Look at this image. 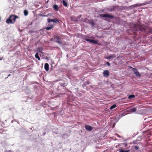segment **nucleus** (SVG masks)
Instances as JSON below:
<instances>
[{
  "mask_svg": "<svg viewBox=\"0 0 152 152\" xmlns=\"http://www.w3.org/2000/svg\"><path fill=\"white\" fill-rule=\"evenodd\" d=\"M18 18L17 16L13 15H11L6 20V23L8 24L14 23L15 22L16 18Z\"/></svg>",
  "mask_w": 152,
  "mask_h": 152,
  "instance_id": "1",
  "label": "nucleus"
},
{
  "mask_svg": "<svg viewBox=\"0 0 152 152\" xmlns=\"http://www.w3.org/2000/svg\"><path fill=\"white\" fill-rule=\"evenodd\" d=\"M133 70L134 72V73L136 75L139 77H141V75L140 74L139 72L137 71V69L136 68H133Z\"/></svg>",
  "mask_w": 152,
  "mask_h": 152,
  "instance_id": "2",
  "label": "nucleus"
},
{
  "mask_svg": "<svg viewBox=\"0 0 152 152\" xmlns=\"http://www.w3.org/2000/svg\"><path fill=\"white\" fill-rule=\"evenodd\" d=\"M147 3H143L142 4H134L132 6H131V7H140L142 5H146V4H147Z\"/></svg>",
  "mask_w": 152,
  "mask_h": 152,
  "instance_id": "3",
  "label": "nucleus"
},
{
  "mask_svg": "<svg viewBox=\"0 0 152 152\" xmlns=\"http://www.w3.org/2000/svg\"><path fill=\"white\" fill-rule=\"evenodd\" d=\"M103 76L106 77H108L109 76V72L108 70H105L103 72Z\"/></svg>",
  "mask_w": 152,
  "mask_h": 152,
  "instance_id": "4",
  "label": "nucleus"
},
{
  "mask_svg": "<svg viewBox=\"0 0 152 152\" xmlns=\"http://www.w3.org/2000/svg\"><path fill=\"white\" fill-rule=\"evenodd\" d=\"M100 16L103 17L109 18H113V16L109 14H102Z\"/></svg>",
  "mask_w": 152,
  "mask_h": 152,
  "instance_id": "5",
  "label": "nucleus"
},
{
  "mask_svg": "<svg viewBox=\"0 0 152 152\" xmlns=\"http://www.w3.org/2000/svg\"><path fill=\"white\" fill-rule=\"evenodd\" d=\"M85 128L86 130L89 131H91L93 129L92 127L88 125H85Z\"/></svg>",
  "mask_w": 152,
  "mask_h": 152,
  "instance_id": "6",
  "label": "nucleus"
},
{
  "mask_svg": "<svg viewBox=\"0 0 152 152\" xmlns=\"http://www.w3.org/2000/svg\"><path fill=\"white\" fill-rule=\"evenodd\" d=\"M116 57V56L114 54H112L111 55H110L109 56H107L106 58L107 59H113L114 58H115Z\"/></svg>",
  "mask_w": 152,
  "mask_h": 152,
  "instance_id": "7",
  "label": "nucleus"
},
{
  "mask_svg": "<svg viewBox=\"0 0 152 152\" xmlns=\"http://www.w3.org/2000/svg\"><path fill=\"white\" fill-rule=\"evenodd\" d=\"M85 40L90 43H95V40H94L88 38H86L85 39Z\"/></svg>",
  "mask_w": 152,
  "mask_h": 152,
  "instance_id": "8",
  "label": "nucleus"
},
{
  "mask_svg": "<svg viewBox=\"0 0 152 152\" xmlns=\"http://www.w3.org/2000/svg\"><path fill=\"white\" fill-rule=\"evenodd\" d=\"M49 65L48 63H46L45 64L44 68L47 71L49 70Z\"/></svg>",
  "mask_w": 152,
  "mask_h": 152,
  "instance_id": "9",
  "label": "nucleus"
},
{
  "mask_svg": "<svg viewBox=\"0 0 152 152\" xmlns=\"http://www.w3.org/2000/svg\"><path fill=\"white\" fill-rule=\"evenodd\" d=\"M53 8L54 10H55V11H57L58 10V6L56 4H54L53 6Z\"/></svg>",
  "mask_w": 152,
  "mask_h": 152,
  "instance_id": "10",
  "label": "nucleus"
},
{
  "mask_svg": "<svg viewBox=\"0 0 152 152\" xmlns=\"http://www.w3.org/2000/svg\"><path fill=\"white\" fill-rule=\"evenodd\" d=\"M35 56V57L36 58H37L39 60H40V58L39 57V54L38 53H36Z\"/></svg>",
  "mask_w": 152,
  "mask_h": 152,
  "instance_id": "11",
  "label": "nucleus"
},
{
  "mask_svg": "<svg viewBox=\"0 0 152 152\" xmlns=\"http://www.w3.org/2000/svg\"><path fill=\"white\" fill-rule=\"evenodd\" d=\"M63 4L65 7H66L67 6V3L64 0L62 1Z\"/></svg>",
  "mask_w": 152,
  "mask_h": 152,
  "instance_id": "12",
  "label": "nucleus"
},
{
  "mask_svg": "<svg viewBox=\"0 0 152 152\" xmlns=\"http://www.w3.org/2000/svg\"><path fill=\"white\" fill-rule=\"evenodd\" d=\"M135 97V96L134 95H129L128 98L129 99H133Z\"/></svg>",
  "mask_w": 152,
  "mask_h": 152,
  "instance_id": "13",
  "label": "nucleus"
},
{
  "mask_svg": "<svg viewBox=\"0 0 152 152\" xmlns=\"http://www.w3.org/2000/svg\"><path fill=\"white\" fill-rule=\"evenodd\" d=\"M54 39H56V40H58L61 39V37L58 36H55Z\"/></svg>",
  "mask_w": 152,
  "mask_h": 152,
  "instance_id": "14",
  "label": "nucleus"
},
{
  "mask_svg": "<svg viewBox=\"0 0 152 152\" xmlns=\"http://www.w3.org/2000/svg\"><path fill=\"white\" fill-rule=\"evenodd\" d=\"M53 27V26L52 25L50 27H47L46 28V29L47 30H48L51 29Z\"/></svg>",
  "mask_w": 152,
  "mask_h": 152,
  "instance_id": "15",
  "label": "nucleus"
},
{
  "mask_svg": "<svg viewBox=\"0 0 152 152\" xmlns=\"http://www.w3.org/2000/svg\"><path fill=\"white\" fill-rule=\"evenodd\" d=\"M42 48L41 47H38V48L37 49V51L40 53H41V51H42Z\"/></svg>",
  "mask_w": 152,
  "mask_h": 152,
  "instance_id": "16",
  "label": "nucleus"
},
{
  "mask_svg": "<svg viewBox=\"0 0 152 152\" xmlns=\"http://www.w3.org/2000/svg\"><path fill=\"white\" fill-rule=\"evenodd\" d=\"M129 150H128L126 151L124 150L123 149H121L119 151V152H129Z\"/></svg>",
  "mask_w": 152,
  "mask_h": 152,
  "instance_id": "17",
  "label": "nucleus"
},
{
  "mask_svg": "<svg viewBox=\"0 0 152 152\" xmlns=\"http://www.w3.org/2000/svg\"><path fill=\"white\" fill-rule=\"evenodd\" d=\"M116 105L115 104H114L112 106L110 107V109L111 110L115 108V107H116Z\"/></svg>",
  "mask_w": 152,
  "mask_h": 152,
  "instance_id": "18",
  "label": "nucleus"
},
{
  "mask_svg": "<svg viewBox=\"0 0 152 152\" xmlns=\"http://www.w3.org/2000/svg\"><path fill=\"white\" fill-rule=\"evenodd\" d=\"M24 14L25 16H27L28 14V12L26 10H24Z\"/></svg>",
  "mask_w": 152,
  "mask_h": 152,
  "instance_id": "19",
  "label": "nucleus"
},
{
  "mask_svg": "<svg viewBox=\"0 0 152 152\" xmlns=\"http://www.w3.org/2000/svg\"><path fill=\"white\" fill-rule=\"evenodd\" d=\"M131 111L132 112H135L137 110V108L136 107L132 108L130 109Z\"/></svg>",
  "mask_w": 152,
  "mask_h": 152,
  "instance_id": "20",
  "label": "nucleus"
},
{
  "mask_svg": "<svg viewBox=\"0 0 152 152\" xmlns=\"http://www.w3.org/2000/svg\"><path fill=\"white\" fill-rule=\"evenodd\" d=\"M47 21L48 23H49L50 22H53V19L48 18L47 19Z\"/></svg>",
  "mask_w": 152,
  "mask_h": 152,
  "instance_id": "21",
  "label": "nucleus"
},
{
  "mask_svg": "<svg viewBox=\"0 0 152 152\" xmlns=\"http://www.w3.org/2000/svg\"><path fill=\"white\" fill-rule=\"evenodd\" d=\"M60 40H56V41H54V42H56L59 44H61V42L60 41Z\"/></svg>",
  "mask_w": 152,
  "mask_h": 152,
  "instance_id": "22",
  "label": "nucleus"
},
{
  "mask_svg": "<svg viewBox=\"0 0 152 152\" xmlns=\"http://www.w3.org/2000/svg\"><path fill=\"white\" fill-rule=\"evenodd\" d=\"M53 22H54L55 23H57V22H58V20L57 19H53Z\"/></svg>",
  "mask_w": 152,
  "mask_h": 152,
  "instance_id": "23",
  "label": "nucleus"
},
{
  "mask_svg": "<svg viewBox=\"0 0 152 152\" xmlns=\"http://www.w3.org/2000/svg\"><path fill=\"white\" fill-rule=\"evenodd\" d=\"M106 63L108 66H110V64L108 62H107Z\"/></svg>",
  "mask_w": 152,
  "mask_h": 152,
  "instance_id": "24",
  "label": "nucleus"
},
{
  "mask_svg": "<svg viewBox=\"0 0 152 152\" xmlns=\"http://www.w3.org/2000/svg\"><path fill=\"white\" fill-rule=\"evenodd\" d=\"M86 83H87V84H90V82H89V81H88H88H87V82H86Z\"/></svg>",
  "mask_w": 152,
  "mask_h": 152,
  "instance_id": "25",
  "label": "nucleus"
},
{
  "mask_svg": "<svg viewBox=\"0 0 152 152\" xmlns=\"http://www.w3.org/2000/svg\"><path fill=\"white\" fill-rule=\"evenodd\" d=\"M135 148L137 149H138V148H139V147H138V146H136L135 147Z\"/></svg>",
  "mask_w": 152,
  "mask_h": 152,
  "instance_id": "26",
  "label": "nucleus"
},
{
  "mask_svg": "<svg viewBox=\"0 0 152 152\" xmlns=\"http://www.w3.org/2000/svg\"><path fill=\"white\" fill-rule=\"evenodd\" d=\"M129 69H133V68H132V67L131 66H130L129 67Z\"/></svg>",
  "mask_w": 152,
  "mask_h": 152,
  "instance_id": "27",
  "label": "nucleus"
},
{
  "mask_svg": "<svg viewBox=\"0 0 152 152\" xmlns=\"http://www.w3.org/2000/svg\"><path fill=\"white\" fill-rule=\"evenodd\" d=\"M82 86L83 87H84L86 86V85H85V84H84L83 85H82Z\"/></svg>",
  "mask_w": 152,
  "mask_h": 152,
  "instance_id": "28",
  "label": "nucleus"
},
{
  "mask_svg": "<svg viewBox=\"0 0 152 152\" xmlns=\"http://www.w3.org/2000/svg\"><path fill=\"white\" fill-rule=\"evenodd\" d=\"M81 15H80L79 16H78V17L79 18H80L81 17Z\"/></svg>",
  "mask_w": 152,
  "mask_h": 152,
  "instance_id": "29",
  "label": "nucleus"
},
{
  "mask_svg": "<svg viewBox=\"0 0 152 152\" xmlns=\"http://www.w3.org/2000/svg\"><path fill=\"white\" fill-rule=\"evenodd\" d=\"M2 59V58H0V60H1Z\"/></svg>",
  "mask_w": 152,
  "mask_h": 152,
  "instance_id": "30",
  "label": "nucleus"
},
{
  "mask_svg": "<svg viewBox=\"0 0 152 152\" xmlns=\"http://www.w3.org/2000/svg\"><path fill=\"white\" fill-rule=\"evenodd\" d=\"M95 42H96V43H97V42L96 41V40Z\"/></svg>",
  "mask_w": 152,
  "mask_h": 152,
  "instance_id": "31",
  "label": "nucleus"
},
{
  "mask_svg": "<svg viewBox=\"0 0 152 152\" xmlns=\"http://www.w3.org/2000/svg\"><path fill=\"white\" fill-rule=\"evenodd\" d=\"M10 74H9V75H8V77H9V76H10Z\"/></svg>",
  "mask_w": 152,
  "mask_h": 152,
  "instance_id": "32",
  "label": "nucleus"
},
{
  "mask_svg": "<svg viewBox=\"0 0 152 152\" xmlns=\"http://www.w3.org/2000/svg\"><path fill=\"white\" fill-rule=\"evenodd\" d=\"M87 20V19H85L84 20V21H85V20Z\"/></svg>",
  "mask_w": 152,
  "mask_h": 152,
  "instance_id": "33",
  "label": "nucleus"
},
{
  "mask_svg": "<svg viewBox=\"0 0 152 152\" xmlns=\"http://www.w3.org/2000/svg\"><path fill=\"white\" fill-rule=\"evenodd\" d=\"M64 84V85H63V86H65V85H66L65 84Z\"/></svg>",
  "mask_w": 152,
  "mask_h": 152,
  "instance_id": "34",
  "label": "nucleus"
},
{
  "mask_svg": "<svg viewBox=\"0 0 152 152\" xmlns=\"http://www.w3.org/2000/svg\"><path fill=\"white\" fill-rule=\"evenodd\" d=\"M53 39H51V40L52 41L53 40Z\"/></svg>",
  "mask_w": 152,
  "mask_h": 152,
  "instance_id": "35",
  "label": "nucleus"
},
{
  "mask_svg": "<svg viewBox=\"0 0 152 152\" xmlns=\"http://www.w3.org/2000/svg\"><path fill=\"white\" fill-rule=\"evenodd\" d=\"M118 135V137H120V136H119Z\"/></svg>",
  "mask_w": 152,
  "mask_h": 152,
  "instance_id": "36",
  "label": "nucleus"
}]
</instances>
